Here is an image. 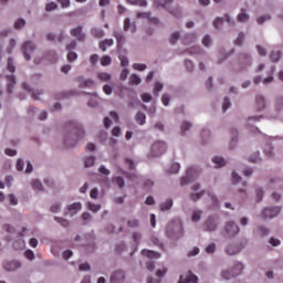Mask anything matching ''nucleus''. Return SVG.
<instances>
[{
	"mask_svg": "<svg viewBox=\"0 0 283 283\" xmlns=\"http://www.w3.org/2000/svg\"><path fill=\"white\" fill-rule=\"evenodd\" d=\"M70 129L72 134L66 135L64 139V145L69 148L76 146V143H78V140H81V138L85 136V130L83 129V126L77 123L72 122L70 125Z\"/></svg>",
	"mask_w": 283,
	"mask_h": 283,
	"instance_id": "nucleus-1",
	"label": "nucleus"
},
{
	"mask_svg": "<svg viewBox=\"0 0 283 283\" xmlns=\"http://www.w3.org/2000/svg\"><path fill=\"white\" fill-rule=\"evenodd\" d=\"M166 235L170 238V240H180V238L185 235L182 222L180 220L171 221L167 227Z\"/></svg>",
	"mask_w": 283,
	"mask_h": 283,
	"instance_id": "nucleus-2",
	"label": "nucleus"
},
{
	"mask_svg": "<svg viewBox=\"0 0 283 283\" xmlns=\"http://www.w3.org/2000/svg\"><path fill=\"white\" fill-rule=\"evenodd\" d=\"M273 108L275 114L271 115L270 118L272 120H277L280 118V114L283 112V95H277L273 101Z\"/></svg>",
	"mask_w": 283,
	"mask_h": 283,
	"instance_id": "nucleus-3",
	"label": "nucleus"
},
{
	"mask_svg": "<svg viewBox=\"0 0 283 283\" xmlns=\"http://www.w3.org/2000/svg\"><path fill=\"white\" fill-rule=\"evenodd\" d=\"M244 266L238 263L232 270L221 272L222 280H232V277H238L242 273Z\"/></svg>",
	"mask_w": 283,
	"mask_h": 283,
	"instance_id": "nucleus-4",
	"label": "nucleus"
},
{
	"mask_svg": "<svg viewBox=\"0 0 283 283\" xmlns=\"http://www.w3.org/2000/svg\"><path fill=\"white\" fill-rule=\"evenodd\" d=\"M167 151V144L164 142H156L150 148V156L158 157L163 156Z\"/></svg>",
	"mask_w": 283,
	"mask_h": 283,
	"instance_id": "nucleus-5",
	"label": "nucleus"
},
{
	"mask_svg": "<svg viewBox=\"0 0 283 283\" xmlns=\"http://www.w3.org/2000/svg\"><path fill=\"white\" fill-rule=\"evenodd\" d=\"M282 213V207L280 206H271V207H265L262 211L263 218H277V214Z\"/></svg>",
	"mask_w": 283,
	"mask_h": 283,
	"instance_id": "nucleus-6",
	"label": "nucleus"
},
{
	"mask_svg": "<svg viewBox=\"0 0 283 283\" xmlns=\"http://www.w3.org/2000/svg\"><path fill=\"white\" fill-rule=\"evenodd\" d=\"M226 238H235L240 233V227L235 222L230 221L224 227Z\"/></svg>",
	"mask_w": 283,
	"mask_h": 283,
	"instance_id": "nucleus-7",
	"label": "nucleus"
},
{
	"mask_svg": "<svg viewBox=\"0 0 283 283\" xmlns=\"http://www.w3.org/2000/svg\"><path fill=\"white\" fill-rule=\"evenodd\" d=\"M34 50H36V45L32 43V41H27L22 45V54L24 55L25 61H30L31 55L34 54Z\"/></svg>",
	"mask_w": 283,
	"mask_h": 283,
	"instance_id": "nucleus-8",
	"label": "nucleus"
},
{
	"mask_svg": "<svg viewBox=\"0 0 283 283\" xmlns=\"http://www.w3.org/2000/svg\"><path fill=\"white\" fill-rule=\"evenodd\" d=\"M193 178H198V171H196L195 168H188L186 176L181 178V187H185V185H189V182H192Z\"/></svg>",
	"mask_w": 283,
	"mask_h": 283,
	"instance_id": "nucleus-9",
	"label": "nucleus"
},
{
	"mask_svg": "<svg viewBox=\"0 0 283 283\" xmlns=\"http://www.w3.org/2000/svg\"><path fill=\"white\" fill-rule=\"evenodd\" d=\"M254 105L256 112H264L266 108V97H264L262 94L255 95Z\"/></svg>",
	"mask_w": 283,
	"mask_h": 283,
	"instance_id": "nucleus-10",
	"label": "nucleus"
},
{
	"mask_svg": "<svg viewBox=\"0 0 283 283\" xmlns=\"http://www.w3.org/2000/svg\"><path fill=\"white\" fill-rule=\"evenodd\" d=\"M125 282V272L122 270H117L111 276V283H123Z\"/></svg>",
	"mask_w": 283,
	"mask_h": 283,
	"instance_id": "nucleus-11",
	"label": "nucleus"
},
{
	"mask_svg": "<svg viewBox=\"0 0 283 283\" xmlns=\"http://www.w3.org/2000/svg\"><path fill=\"white\" fill-rule=\"evenodd\" d=\"M137 19H147L149 23H154L155 25H158V23H160V20H158V18H151V12H138Z\"/></svg>",
	"mask_w": 283,
	"mask_h": 283,
	"instance_id": "nucleus-12",
	"label": "nucleus"
},
{
	"mask_svg": "<svg viewBox=\"0 0 283 283\" xmlns=\"http://www.w3.org/2000/svg\"><path fill=\"white\" fill-rule=\"evenodd\" d=\"M71 36H74L77 41H85V33H83L82 27L71 30Z\"/></svg>",
	"mask_w": 283,
	"mask_h": 283,
	"instance_id": "nucleus-13",
	"label": "nucleus"
},
{
	"mask_svg": "<svg viewBox=\"0 0 283 283\" xmlns=\"http://www.w3.org/2000/svg\"><path fill=\"white\" fill-rule=\"evenodd\" d=\"M203 227L206 231H216V229H218V223H216V219H213V217H210L205 222Z\"/></svg>",
	"mask_w": 283,
	"mask_h": 283,
	"instance_id": "nucleus-14",
	"label": "nucleus"
},
{
	"mask_svg": "<svg viewBox=\"0 0 283 283\" xmlns=\"http://www.w3.org/2000/svg\"><path fill=\"white\" fill-rule=\"evenodd\" d=\"M271 189H283V179L280 177H275L270 179Z\"/></svg>",
	"mask_w": 283,
	"mask_h": 283,
	"instance_id": "nucleus-15",
	"label": "nucleus"
},
{
	"mask_svg": "<svg viewBox=\"0 0 283 283\" xmlns=\"http://www.w3.org/2000/svg\"><path fill=\"white\" fill-rule=\"evenodd\" d=\"M178 283H198V276L189 272L186 279L181 275Z\"/></svg>",
	"mask_w": 283,
	"mask_h": 283,
	"instance_id": "nucleus-16",
	"label": "nucleus"
},
{
	"mask_svg": "<svg viewBox=\"0 0 283 283\" xmlns=\"http://www.w3.org/2000/svg\"><path fill=\"white\" fill-rule=\"evenodd\" d=\"M274 73H275V65H272L270 70L266 72L268 76L263 78L264 85H269V83H273V81H275V77H273Z\"/></svg>",
	"mask_w": 283,
	"mask_h": 283,
	"instance_id": "nucleus-17",
	"label": "nucleus"
},
{
	"mask_svg": "<svg viewBox=\"0 0 283 283\" xmlns=\"http://www.w3.org/2000/svg\"><path fill=\"white\" fill-rule=\"evenodd\" d=\"M7 92L9 94H12V90L14 88V85H17V78L14 77V75H9L7 76Z\"/></svg>",
	"mask_w": 283,
	"mask_h": 283,
	"instance_id": "nucleus-18",
	"label": "nucleus"
},
{
	"mask_svg": "<svg viewBox=\"0 0 283 283\" xmlns=\"http://www.w3.org/2000/svg\"><path fill=\"white\" fill-rule=\"evenodd\" d=\"M6 271H17V269H21V263L19 261H11L4 263Z\"/></svg>",
	"mask_w": 283,
	"mask_h": 283,
	"instance_id": "nucleus-19",
	"label": "nucleus"
},
{
	"mask_svg": "<svg viewBox=\"0 0 283 283\" xmlns=\"http://www.w3.org/2000/svg\"><path fill=\"white\" fill-rule=\"evenodd\" d=\"M249 163H253L254 165H260L262 163V157L260 156V150H256L250 155Z\"/></svg>",
	"mask_w": 283,
	"mask_h": 283,
	"instance_id": "nucleus-20",
	"label": "nucleus"
},
{
	"mask_svg": "<svg viewBox=\"0 0 283 283\" xmlns=\"http://www.w3.org/2000/svg\"><path fill=\"white\" fill-rule=\"evenodd\" d=\"M112 45H114V40L105 39L99 42V50H102V52H107V48H112Z\"/></svg>",
	"mask_w": 283,
	"mask_h": 283,
	"instance_id": "nucleus-21",
	"label": "nucleus"
},
{
	"mask_svg": "<svg viewBox=\"0 0 283 283\" xmlns=\"http://www.w3.org/2000/svg\"><path fill=\"white\" fill-rule=\"evenodd\" d=\"M142 255L149 258L150 260H158L160 258V253L151 250H142Z\"/></svg>",
	"mask_w": 283,
	"mask_h": 283,
	"instance_id": "nucleus-22",
	"label": "nucleus"
},
{
	"mask_svg": "<svg viewBox=\"0 0 283 283\" xmlns=\"http://www.w3.org/2000/svg\"><path fill=\"white\" fill-rule=\"evenodd\" d=\"M77 83H80L81 87H94V81L93 80H84L83 76H80L76 78Z\"/></svg>",
	"mask_w": 283,
	"mask_h": 283,
	"instance_id": "nucleus-23",
	"label": "nucleus"
},
{
	"mask_svg": "<svg viewBox=\"0 0 283 283\" xmlns=\"http://www.w3.org/2000/svg\"><path fill=\"white\" fill-rule=\"evenodd\" d=\"M274 149L273 144H266L263 151L268 158H273L275 156Z\"/></svg>",
	"mask_w": 283,
	"mask_h": 283,
	"instance_id": "nucleus-24",
	"label": "nucleus"
},
{
	"mask_svg": "<svg viewBox=\"0 0 283 283\" xmlns=\"http://www.w3.org/2000/svg\"><path fill=\"white\" fill-rule=\"evenodd\" d=\"M192 41H196L195 33H188V34L181 36V42L184 43V45H189V43H192Z\"/></svg>",
	"mask_w": 283,
	"mask_h": 283,
	"instance_id": "nucleus-25",
	"label": "nucleus"
},
{
	"mask_svg": "<svg viewBox=\"0 0 283 283\" xmlns=\"http://www.w3.org/2000/svg\"><path fill=\"white\" fill-rule=\"evenodd\" d=\"M237 20L239 23H247L249 21V14L245 9H241V12L238 14Z\"/></svg>",
	"mask_w": 283,
	"mask_h": 283,
	"instance_id": "nucleus-26",
	"label": "nucleus"
},
{
	"mask_svg": "<svg viewBox=\"0 0 283 283\" xmlns=\"http://www.w3.org/2000/svg\"><path fill=\"white\" fill-rule=\"evenodd\" d=\"M282 59V51H272L270 54V61L277 63Z\"/></svg>",
	"mask_w": 283,
	"mask_h": 283,
	"instance_id": "nucleus-27",
	"label": "nucleus"
},
{
	"mask_svg": "<svg viewBox=\"0 0 283 283\" xmlns=\"http://www.w3.org/2000/svg\"><path fill=\"white\" fill-rule=\"evenodd\" d=\"M91 34L95 39H103L105 36V32L102 29H98V28H93L91 30Z\"/></svg>",
	"mask_w": 283,
	"mask_h": 283,
	"instance_id": "nucleus-28",
	"label": "nucleus"
},
{
	"mask_svg": "<svg viewBox=\"0 0 283 283\" xmlns=\"http://www.w3.org/2000/svg\"><path fill=\"white\" fill-rule=\"evenodd\" d=\"M81 208L82 206L80 202H74L67 207V211H70L72 216H74L76 212L81 211Z\"/></svg>",
	"mask_w": 283,
	"mask_h": 283,
	"instance_id": "nucleus-29",
	"label": "nucleus"
},
{
	"mask_svg": "<svg viewBox=\"0 0 283 283\" xmlns=\"http://www.w3.org/2000/svg\"><path fill=\"white\" fill-rule=\"evenodd\" d=\"M135 120L136 123H138V125H145L147 116L145 115V113L138 112L135 116Z\"/></svg>",
	"mask_w": 283,
	"mask_h": 283,
	"instance_id": "nucleus-30",
	"label": "nucleus"
},
{
	"mask_svg": "<svg viewBox=\"0 0 283 283\" xmlns=\"http://www.w3.org/2000/svg\"><path fill=\"white\" fill-rule=\"evenodd\" d=\"M113 184L117 185V187H119V189H123L125 187V179L120 176H114Z\"/></svg>",
	"mask_w": 283,
	"mask_h": 283,
	"instance_id": "nucleus-31",
	"label": "nucleus"
},
{
	"mask_svg": "<svg viewBox=\"0 0 283 283\" xmlns=\"http://www.w3.org/2000/svg\"><path fill=\"white\" fill-rule=\"evenodd\" d=\"M226 253H228V255H237V253H240V248L230 244L226 248Z\"/></svg>",
	"mask_w": 283,
	"mask_h": 283,
	"instance_id": "nucleus-32",
	"label": "nucleus"
},
{
	"mask_svg": "<svg viewBox=\"0 0 283 283\" xmlns=\"http://www.w3.org/2000/svg\"><path fill=\"white\" fill-rule=\"evenodd\" d=\"M174 207V200L167 199L165 202L160 203L161 211H169Z\"/></svg>",
	"mask_w": 283,
	"mask_h": 283,
	"instance_id": "nucleus-33",
	"label": "nucleus"
},
{
	"mask_svg": "<svg viewBox=\"0 0 283 283\" xmlns=\"http://www.w3.org/2000/svg\"><path fill=\"white\" fill-rule=\"evenodd\" d=\"M114 36L117 41V48H123V43H125V36L120 32H114Z\"/></svg>",
	"mask_w": 283,
	"mask_h": 283,
	"instance_id": "nucleus-34",
	"label": "nucleus"
},
{
	"mask_svg": "<svg viewBox=\"0 0 283 283\" xmlns=\"http://www.w3.org/2000/svg\"><path fill=\"white\" fill-rule=\"evenodd\" d=\"M155 6H160L166 10H169V6H171V0H155Z\"/></svg>",
	"mask_w": 283,
	"mask_h": 283,
	"instance_id": "nucleus-35",
	"label": "nucleus"
},
{
	"mask_svg": "<svg viewBox=\"0 0 283 283\" xmlns=\"http://www.w3.org/2000/svg\"><path fill=\"white\" fill-rule=\"evenodd\" d=\"M97 77L99 78V81H103L104 83H109V81H112V75L105 72L98 73Z\"/></svg>",
	"mask_w": 283,
	"mask_h": 283,
	"instance_id": "nucleus-36",
	"label": "nucleus"
},
{
	"mask_svg": "<svg viewBox=\"0 0 283 283\" xmlns=\"http://www.w3.org/2000/svg\"><path fill=\"white\" fill-rule=\"evenodd\" d=\"M205 196V190H201L200 192H192L190 193L189 198L192 200V202H196L197 200H200Z\"/></svg>",
	"mask_w": 283,
	"mask_h": 283,
	"instance_id": "nucleus-37",
	"label": "nucleus"
},
{
	"mask_svg": "<svg viewBox=\"0 0 283 283\" xmlns=\"http://www.w3.org/2000/svg\"><path fill=\"white\" fill-rule=\"evenodd\" d=\"M263 199H264V189L256 188V190H255V201L256 202H262Z\"/></svg>",
	"mask_w": 283,
	"mask_h": 283,
	"instance_id": "nucleus-38",
	"label": "nucleus"
},
{
	"mask_svg": "<svg viewBox=\"0 0 283 283\" xmlns=\"http://www.w3.org/2000/svg\"><path fill=\"white\" fill-rule=\"evenodd\" d=\"M271 14H263L256 19V23H259V25H263V23H266V21H271Z\"/></svg>",
	"mask_w": 283,
	"mask_h": 283,
	"instance_id": "nucleus-39",
	"label": "nucleus"
},
{
	"mask_svg": "<svg viewBox=\"0 0 283 283\" xmlns=\"http://www.w3.org/2000/svg\"><path fill=\"white\" fill-rule=\"evenodd\" d=\"M212 163H214V165H217V167H224L227 165V161L222 157L212 158Z\"/></svg>",
	"mask_w": 283,
	"mask_h": 283,
	"instance_id": "nucleus-40",
	"label": "nucleus"
},
{
	"mask_svg": "<svg viewBox=\"0 0 283 283\" xmlns=\"http://www.w3.org/2000/svg\"><path fill=\"white\" fill-rule=\"evenodd\" d=\"M201 218H202V211L195 210L192 212V217H191L192 222H200Z\"/></svg>",
	"mask_w": 283,
	"mask_h": 283,
	"instance_id": "nucleus-41",
	"label": "nucleus"
},
{
	"mask_svg": "<svg viewBox=\"0 0 283 283\" xmlns=\"http://www.w3.org/2000/svg\"><path fill=\"white\" fill-rule=\"evenodd\" d=\"M140 83H143V80L140 78V76H138L137 74L130 75V84L132 85H140Z\"/></svg>",
	"mask_w": 283,
	"mask_h": 283,
	"instance_id": "nucleus-42",
	"label": "nucleus"
},
{
	"mask_svg": "<svg viewBox=\"0 0 283 283\" xmlns=\"http://www.w3.org/2000/svg\"><path fill=\"white\" fill-rule=\"evenodd\" d=\"M128 3H132V6H139L140 8H146L147 0H128Z\"/></svg>",
	"mask_w": 283,
	"mask_h": 283,
	"instance_id": "nucleus-43",
	"label": "nucleus"
},
{
	"mask_svg": "<svg viewBox=\"0 0 283 283\" xmlns=\"http://www.w3.org/2000/svg\"><path fill=\"white\" fill-rule=\"evenodd\" d=\"M259 232L261 238H266V235H269L271 233V230H269V228L261 226L259 227Z\"/></svg>",
	"mask_w": 283,
	"mask_h": 283,
	"instance_id": "nucleus-44",
	"label": "nucleus"
},
{
	"mask_svg": "<svg viewBox=\"0 0 283 283\" xmlns=\"http://www.w3.org/2000/svg\"><path fill=\"white\" fill-rule=\"evenodd\" d=\"M179 39H180V33L172 32L169 41H170L171 45H176V43L178 42Z\"/></svg>",
	"mask_w": 283,
	"mask_h": 283,
	"instance_id": "nucleus-45",
	"label": "nucleus"
},
{
	"mask_svg": "<svg viewBox=\"0 0 283 283\" xmlns=\"http://www.w3.org/2000/svg\"><path fill=\"white\" fill-rule=\"evenodd\" d=\"M112 64V57L109 55H104L101 59V65H103V67H106V65H111Z\"/></svg>",
	"mask_w": 283,
	"mask_h": 283,
	"instance_id": "nucleus-46",
	"label": "nucleus"
},
{
	"mask_svg": "<svg viewBox=\"0 0 283 283\" xmlns=\"http://www.w3.org/2000/svg\"><path fill=\"white\" fill-rule=\"evenodd\" d=\"M8 71L13 74L15 72L17 67L14 66V60L12 57L8 59V64H7Z\"/></svg>",
	"mask_w": 283,
	"mask_h": 283,
	"instance_id": "nucleus-47",
	"label": "nucleus"
},
{
	"mask_svg": "<svg viewBox=\"0 0 283 283\" xmlns=\"http://www.w3.org/2000/svg\"><path fill=\"white\" fill-rule=\"evenodd\" d=\"M133 70H137V72H145V70H147V64L135 63L133 64Z\"/></svg>",
	"mask_w": 283,
	"mask_h": 283,
	"instance_id": "nucleus-48",
	"label": "nucleus"
},
{
	"mask_svg": "<svg viewBox=\"0 0 283 283\" xmlns=\"http://www.w3.org/2000/svg\"><path fill=\"white\" fill-rule=\"evenodd\" d=\"M163 87H164L163 83L156 82L155 87H154V95L158 96V94H160V92H163Z\"/></svg>",
	"mask_w": 283,
	"mask_h": 283,
	"instance_id": "nucleus-49",
	"label": "nucleus"
},
{
	"mask_svg": "<svg viewBox=\"0 0 283 283\" xmlns=\"http://www.w3.org/2000/svg\"><path fill=\"white\" fill-rule=\"evenodd\" d=\"M32 188L35 191H43V184H41V181H39V180H33L32 181Z\"/></svg>",
	"mask_w": 283,
	"mask_h": 283,
	"instance_id": "nucleus-50",
	"label": "nucleus"
},
{
	"mask_svg": "<svg viewBox=\"0 0 283 283\" xmlns=\"http://www.w3.org/2000/svg\"><path fill=\"white\" fill-rule=\"evenodd\" d=\"M87 207H88L90 211H93V213L101 211V205L88 202Z\"/></svg>",
	"mask_w": 283,
	"mask_h": 283,
	"instance_id": "nucleus-51",
	"label": "nucleus"
},
{
	"mask_svg": "<svg viewBox=\"0 0 283 283\" xmlns=\"http://www.w3.org/2000/svg\"><path fill=\"white\" fill-rule=\"evenodd\" d=\"M66 59L70 61V63H72L78 59V54H76V52L69 51Z\"/></svg>",
	"mask_w": 283,
	"mask_h": 283,
	"instance_id": "nucleus-52",
	"label": "nucleus"
},
{
	"mask_svg": "<svg viewBox=\"0 0 283 283\" xmlns=\"http://www.w3.org/2000/svg\"><path fill=\"white\" fill-rule=\"evenodd\" d=\"M191 129V123L189 122H184L181 124V133L182 134H187V132H189Z\"/></svg>",
	"mask_w": 283,
	"mask_h": 283,
	"instance_id": "nucleus-53",
	"label": "nucleus"
},
{
	"mask_svg": "<svg viewBox=\"0 0 283 283\" xmlns=\"http://www.w3.org/2000/svg\"><path fill=\"white\" fill-rule=\"evenodd\" d=\"M57 8H59V4H56V2H49L45 6L46 12H52V10H56Z\"/></svg>",
	"mask_w": 283,
	"mask_h": 283,
	"instance_id": "nucleus-54",
	"label": "nucleus"
},
{
	"mask_svg": "<svg viewBox=\"0 0 283 283\" xmlns=\"http://www.w3.org/2000/svg\"><path fill=\"white\" fill-rule=\"evenodd\" d=\"M180 171V164L174 163L169 169L170 174H178Z\"/></svg>",
	"mask_w": 283,
	"mask_h": 283,
	"instance_id": "nucleus-55",
	"label": "nucleus"
},
{
	"mask_svg": "<svg viewBox=\"0 0 283 283\" xmlns=\"http://www.w3.org/2000/svg\"><path fill=\"white\" fill-rule=\"evenodd\" d=\"M231 107V101L229 97H224L223 99V105H222V111L227 112Z\"/></svg>",
	"mask_w": 283,
	"mask_h": 283,
	"instance_id": "nucleus-56",
	"label": "nucleus"
},
{
	"mask_svg": "<svg viewBox=\"0 0 283 283\" xmlns=\"http://www.w3.org/2000/svg\"><path fill=\"white\" fill-rule=\"evenodd\" d=\"M95 160H96V159L94 158V156H91V157L86 158V159L84 160L85 167H93Z\"/></svg>",
	"mask_w": 283,
	"mask_h": 283,
	"instance_id": "nucleus-57",
	"label": "nucleus"
},
{
	"mask_svg": "<svg viewBox=\"0 0 283 283\" xmlns=\"http://www.w3.org/2000/svg\"><path fill=\"white\" fill-rule=\"evenodd\" d=\"M23 25H25V20L23 19H18L14 23V29L15 30H21V28H23Z\"/></svg>",
	"mask_w": 283,
	"mask_h": 283,
	"instance_id": "nucleus-58",
	"label": "nucleus"
},
{
	"mask_svg": "<svg viewBox=\"0 0 283 283\" xmlns=\"http://www.w3.org/2000/svg\"><path fill=\"white\" fill-rule=\"evenodd\" d=\"M127 224L132 229H136V227H138L140 224V222L138 221V219H130V220H128Z\"/></svg>",
	"mask_w": 283,
	"mask_h": 283,
	"instance_id": "nucleus-59",
	"label": "nucleus"
},
{
	"mask_svg": "<svg viewBox=\"0 0 283 283\" xmlns=\"http://www.w3.org/2000/svg\"><path fill=\"white\" fill-rule=\"evenodd\" d=\"M269 244H271V247H280L281 241L280 239H275V237H271L269 240Z\"/></svg>",
	"mask_w": 283,
	"mask_h": 283,
	"instance_id": "nucleus-60",
	"label": "nucleus"
},
{
	"mask_svg": "<svg viewBox=\"0 0 283 283\" xmlns=\"http://www.w3.org/2000/svg\"><path fill=\"white\" fill-rule=\"evenodd\" d=\"M206 253H216V243H210L207 248H206Z\"/></svg>",
	"mask_w": 283,
	"mask_h": 283,
	"instance_id": "nucleus-61",
	"label": "nucleus"
},
{
	"mask_svg": "<svg viewBox=\"0 0 283 283\" xmlns=\"http://www.w3.org/2000/svg\"><path fill=\"white\" fill-rule=\"evenodd\" d=\"M256 51L259 52L260 56H266V49H264L262 45L256 44Z\"/></svg>",
	"mask_w": 283,
	"mask_h": 283,
	"instance_id": "nucleus-62",
	"label": "nucleus"
},
{
	"mask_svg": "<svg viewBox=\"0 0 283 283\" xmlns=\"http://www.w3.org/2000/svg\"><path fill=\"white\" fill-rule=\"evenodd\" d=\"M169 101H171V97H169L168 94H164V95L161 96V103H163V105H165L166 107H167V105H169Z\"/></svg>",
	"mask_w": 283,
	"mask_h": 283,
	"instance_id": "nucleus-63",
	"label": "nucleus"
},
{
	"mask_svg": "<svg viewBox=\"0 0 283 283\" xmlns=\"http://www.w3.org/2000/svg\"><path fill=\"white\" fill-rule=\"evenodd\" d=\"M24 255L27 260H34V252L32 250H27Z\"/></svg>",
	"mask_w": 283,
	"mask_h": 283,
	"instance_id": "nucleus-64",
	"label": "nucleus"
}]
</instances>
